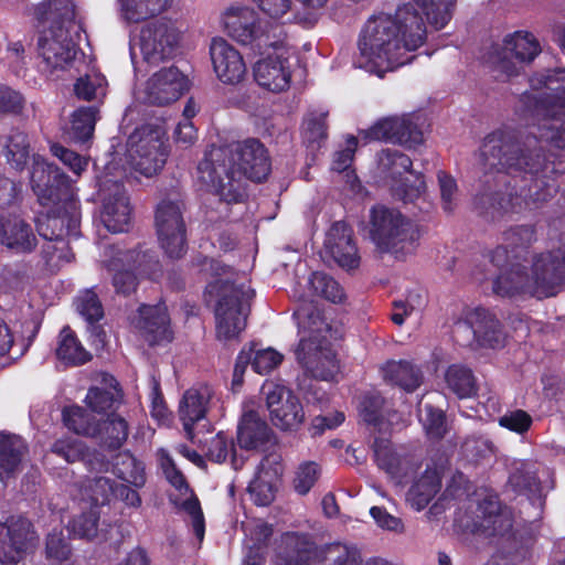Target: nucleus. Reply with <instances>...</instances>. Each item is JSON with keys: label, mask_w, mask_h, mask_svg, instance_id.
<instances>
[{"label": "nucleus", "mask_w": 565, "mask_h": 565, "mask_svg": "<svg viewBox=\"0 0 565 565\" xmlns=\"http://www.w3.org/2000/svg\"><path fill=\"white\" fill-rule=\"evenodd\" d=\"M96 107H81L72 115L70 135L77 141H85L92 137L97 120Z\"/></svg>", "instance_id": "3c124183"}, {"label": "nucleus", "mask_w": 565, "mask_h": 565, "mask_svg": "<svg viewBox=\"0 0 565 565\" xmlns=\"http://www.w3.org/2000/svg\"><path fill=\"white\" fill-rule=\"evenodd\" d=\"M323 565H360L361 554L354 545L331 543L319 551Z\"/></svg>", "instance_id": "de8ad7c7"}, {"label": "nucleus", "mask_w": 565, "mask_h": 565, "mask_svg": "<svg viewBox=\"0 0 565 565\" xmlns=\"http://www.w3.org/2000/svg\"><path fill=\"white\" fill-rule=\"evenodd\" d=\"M320 477V468L313 461L302 462L294 479V488L298 494H307Z\"/></svg>", "instance_id": "774afa93"}, {"label": "nucleus", "mask_w": 565, "mask_h": 565, "mask_svg": "<svg viewBox=\"0 0 565 565\" xmlns=\"http://www.w3.org/2000/svg\"><path fill=\"white\" fill-rule=\"evenodd\" d=\"M206 291L216 299L214 315L217 339H236L246 328L254 290L245 282L216 279L207 285Z\"/></svg>", "instance_id": "0eeeda50"}, {"label": "nucleus", "mask_w": 565, "mask_h": 565, "mask_svg": "<svg viewBox=\"0 0 565 565\" xmlns=\"http://www.w3.org/2000/svg\"><path fill=\"white\" fill-rule=\"evenodd\" d=\"M418 418L430 438L439 439L446 433L445 416L440 409L428 403H419Z\"/></svg>", "instance_id": "6e6d98bb"}, {"label": "nucleus", "mask_w": 565, "mask_h": 565, "mask_svg": "<svg viewBox=\"0 0 565 565\" xmlns=\"http://www.w3.org/2000/svg\"><path fill=\"white\" fill-rule=\"evenodd\" d=\"M373 456L377 467L396 484L405 483L417 469L412 460L402 458L388 439L379 438L374 441Z\"/></svg>", "instance_id": "c85d7f7f"}, {"label": "nucleus", "mask_w": 565, "mask_h": 565, "mask_svg": "<svg viewBox=\"0 0 565 565\" xmlns=\"http://www.w3.org/2000/svg\"><path fill=\"white\" fill-rule=\"evenodd\" d=\"M129 426L126 419L118 415L108 416L103 424H99L97 436L108 448H119L127 439Z\"/></svg>", "instance_id": "8fccbe9b"}, {"label": "nucleus", "mask_w": 565, "mask_h": 565, "mask_svg": "<svg viewBox=\"0 0 565 565\" xmlns=\"http://www.w3.org/2000/svg\"><path fill=\"white\" fill-rule=\"evenodd\" d=\"M184 30L175 19L161 18L147 23L140 31V50L150 64L175 57L182 49Z\"/></svg>", "instance_id": "1a4fd4ad"}, {"label": "nucleus", "mask_w": 565, "mask_h": 565, "mask_svg": "<svg viewBox=\"0 0 565 565\" xmlns=\"http://www.w3.org/2000/svg\"><path fill=\"white\" fill-rule=\"evenodd\" d=\"M115 488L109 478L95 477L86 479L83 486V499L92 501L95 505L105 504L114 495Z\"/></svg>", "instance_id": "4d7b16f0"}, {"label": "nucleus", "mask_w": 565, "mask_h": 565, "mask_svg": "<svg viewBox=\"0 0 565 565\" xmlns=\"http://www.w3.org/2000/svg\"><path fill=\"white\" fill-rule=\"evenodd\" d=\"M541 52L537 39L530 32L516 31L504 36L501 45L492 46L487 63L498 78L519 74L522 64L531 63Z\"/></svg>", "instance_id": "6e6552de"}, {"label": "nucleus", "mask_w": 565, "mask_h": 565, "mask_svg": "<svg viewBox=\"0 0 565 565\" xmlns=\"http://www.w3.org/2000/svg\"><path fill=\"white\" fill-rule=\"evenodd\" d=\"M63 420L65 426L77 435L95 437L99 431L100 420L81 406L66 407L63 411Z\"/></svg>", "instance_id": "a18cd8bd"}, {"label": "nucleus", "mask_w": 565, "mask_h": 565, "mask_svg": "<svg viewBox=\"0 0 565 565\" xmlns=\"http://www.w3.org/2000/svg\"><path fill=\"white\" fill-rule=\"evenodd\" d=\"M324 250L347 270L360 265V255L353 239L352 230L344 222H335L326 234Z\"/></svg>", "instance_id": "393cba45"}, {"label": "nucleus", "mask_w": 565, "mask_h": 565, "mask_svg": "<svg viewBox=\"0 0 565 565\" xmlns=\"http://www.w3.org/2000/svg\"><path fill=\"white\" fill-rule=\"evenodd\" d=\"M257 22L255 11L248 7H231L223 14L226 32L237 42L250 44L254 41H259L258 45L271 46V42H268L267 39L263 40Z\"/></svg>", "instance_id": "cd10ccee"}, {"label": "nucleus", "mask_w": 565, "mask_h": 565, "mask_svg": "<svg viewBox=\"0 0 565 565\" xmlns=\"http://www.w3.org/2000/svg\"><path fill=\"white\" fill-rule=\"evenodd\" d=\"M476 529L487 535H505L512 529V515L509 510L501 509L497 499L489 497L480 503Z\"/></svg>", "instance_id": "473e14b6"}, {"label": "nucleus", "mask_w": 565, "mask_h": 565, "mask_svg": "<svg viewBox=\"0 0 565 565\" xmlns=\"http://www.w3.org/2000/svg\"><path fill=\"white\" fill-rule=\"evenodd\" d=\"M118 4L124 20L139 23L168 11L172 0H118Z\"/></svg>", "instance_id": "e433bc0d"}, {"label": "nucleus", "mask_w": 565, "mask_h": 565, "mask_svg": "<svg viewBox=\"0 0 565 565\" xmlns=\"http://www.w3.org/2000/svg\"><path fill=\"white\" fill-rule=\"evenodd\" d=\"M156 227L159 243L171 258L185 253V225L182 217V204L178 200H162L156 212Z\"/></svg>", "instance_id": "4468645a"}, {"label": "nucleus", "mask_w": 565, "mask_h": 565, "mask_svg": "<svg viewBox=\"0 0 565 565\" xmlns=\"http://www.w3.org/2000/svg\"><path fill=\"white\" fill-rule=\"evenodd\" d=\"M441 207L446 213H452L459 204L460 195L456 180L443 172H438Z\"/></svg>", "instance_id": "0e129e2a"}, {"label": "nucleus", "mask_w": 565, "mask_h": 565, "mask_svg": "<svg viewBox=\"0 0 565 565\" xmlns=\"http://www.w3.org/2000/svg\"><path fill=\"white\" fill-rule=\"evenodd\" d=\"M103 260L108 270L114 273L113 284L118 294L129 295L136 289L137 278L134 270L154 277L147 270V255L140 252L122 250L113 246L107 247Z\"/></svg>", "instance_id": "dca6fc26"}, {"label": "nucleus", "mask_w": 565, "mask_h": 565, "mask_svg": "<svg viewBox=\"0 0 565 565\" xmlns=\"http://www.w3.org/2000/svg\"><path fill=\"white\" fill-rule=\"evenodd\" d=\"M298 318L300 341L296 350L297 359L315 379L330 381L339 373L335 354L330 348L331 327L319 311L300 307Z\"/></svg>", "instance_id": "39448f33"}, {"label": "nucleus", "mask_w": 565, "mask_h": 565, "mask_svg": "<svg viewBox=\"0 0 565 565\" xmlns=\"http://www.w3.org/2000/svg\"><path fill=\"white\" fill-rule=\"evenodd\" d=\"M107 81L99 72H92L81 76L75 85L76 96L84 100L99 99L106 95Z\"/></svg>", "instance_id": "5fc2aeb1"}, {"label": "nucleus", "mask_w": 565, "mask_h": 565, "mask_svg": "<svg viewBox=\"0 0 565 565\" xmlns=\"http://www.w3.org/2000/svg\"><path fill=\"white\" fill-rule=\"evenodd\" d=\"M164 134L159 128L143 126L136 129L127 141V161L132 170L149 178L164 166L167 152Z\"/></svg>", "instance_id": "9d476101"}, {"label": "nucleus", "mask_w": 565, "mask_h": 565, "mask_svg": "<svg viewBox=\"0 0 565 565\" xmlns=\"http://www.w3.org/2000/svg\"><path fill=\"white\" fill-rule=\"evenodd\" d=\"M72 551L62 532H52L47 535L45 556L52 565H68Z\"/></svg>", "instance_id": "bf43d9fd"}, {"label": "nucleus", "mask_w": 565, "mask_h": 565, "mask_svg": "<svg viewBox=\"0 0 565 565\" xmlns=\"http://www.w3.org/2000/svg\"><path fill=\"white\" fill-rule=\"evenodd\" d=\"M277 477L260 466L256 477L249 482L248 491L257 505H268L275 498Z\"/></svg>", "instance_id": "09e8293b"}, {"label": "nucleus", "mask_w": 565, "mask_h": 565, "mask_svg": "<svg viewBox=\"0 0 565 565\" xmlns=\"http://www.w3.org/2000/svg\"><path fill=\"white\" fill-rule=\"evenodd\" d=\"M56 355L70 365H81L90 359V354L68 327L63 328L60 332Z\"/></svg>", "instance_id": "c03bdc74"}, {"label": "nucleus", "mask_w": 565, "mask_h": 565, "mask_svg": "<svg viewBox=\"0 0 565 565\" xmlns=\"http://www.w3.org/2000/svg\"><path fill=\"white\" fill-rule=\"evenodd\" d=\"M256 83L270 92L278 93L287 89L291 79L286 51L274 46V52L259 58L253 67Z\"/></svg>", "instance_id": "5701e85b"}, {"label": "nucleus", "mask_w": 565, "mask_h": 565, "mask_svg": "<svg viewBox=\"0 0 565 565\" xmlns=\"http://www.w3.org/2000/svg\"><path fill=\"white\" fill-rule=\"evenodd\" d=\"M463 333H472L476 347L480 348H497L504 341L499 320L484 308H476L469 313L467 321L456 324L455 335L457 340Z\"/></svg>", "instance_id": "412c9836"}, {"label": "nucleus", "mask_w": 565, "mask_h": 565, "mask_svg": "<svg viewBox=\"0 0 565 565\" xmlns=\"http://www.w3.org/2000/svg\"><path fill=\"white\" fill-rule=\"evenodd\" d=\"M425 190L426 183L423 175L412 171L405 179L395 180L391 184L392 195L405 203L416 201L425 193Z\"/></svg>", "instance_id": "603ef678"}, {"label": "nucleus", "mask_w": 565, "mask_h": 565, "mask_svg": "<svg viewBox=\"0 0 565 565\" xmlns=\"http://www.w3.org/2000/svg\"><path fill=\"white\" fill-rule=\"evenodd\" d=\"M440 489V478L435 469H426L415 480L407 493V502L416 511L423 510Z\"/></svg>", "instance_id": "a19ab883"}, {"label": "nucleus", "mask_w": 565, "mask_h": 565, "mask_svg": "<svg viewBox=\"0 0 565 565\" xmlns=\"http://www.w3.org/2000/svg\"><path fill=\"white\" fill-rule=\"evenodd\" d=\"M210 57L216 77L225 85H238L247 74L241 52L223 38H213Z\"/></svg>", "instance_id": "aec40b11"}, {"label": "nucleus", "mask_w": 565, "mask_h": 565, "mask_svg": "<svg viewBox=\"0 0 565 565\" xmlns=\"http://www.w3.org/2000/svg\"><path fill=\"white\" fill-rule=\"evenodd\" d=\"M31 183L40 204L44 207L54 199L65 196L67 192L73 193L68 177L39 156L33 158Z\"/></svg>", "instance_id": "6ab92c4d"}, {"label": "nucleus", "mask_w": 565, "mask_h": 565, "mask_svg": "<svg viewBox=\"0 0 565 565\" xmlns=\"http://www.w3.org/2000/svg\"><path fill=\"white\" fill-rule=\"evenodd\" d=\"M516 113L526 124V130L503 126L489 134L480 148V161L484 170L504 171L521 178L524 185H513L507 175L500 178L503 189L482 192L475 199V206L484 217L497 221L510 213L546 202L556 192L547 175L548 166L536 149L531 148V138L543 140L565 149V108L546 103L519 102Z\"/></svg>", "instance_id": "f257e3e1"}, {"label": "nucleus", "mask_w": 565, "mask_h": 565, "mask_svg": "<svg viewBox=\"0 0 565 565\" xmlns=\"http://www.w3.org/2000/svg\"><path fill=\"white\" fill-rule=\"evenodd\" d=\"M270 172L265 147L255 139L212 148L198 166V179L226 203L243 200L244 178L260 182Z\"/></svg>", "instance_id": "7ed1b4c3"}, {"label": "nucleus", "mask_w": 565, "mask_h": 565, "mask_svg": "<svg viewBox=\"0 0 565 565\" xmlns=\"http://www.w3.org/2000/svg\"><path fill=\"white\" fill-rule=\"evenodd\" d=\"M509 482L518 491L535 492L539 490L534 466L529 462H518L510 475Z\"/></svg>", "instance_id": "680f3d73"}, {"label": "nucleus", "mask_w": 565, "mask_h": 565, "mask_svg": "<svg viewBox=\"0 0 565 565\" xmlns=\"http://www.w3.org/2000/svg\"><path fill=\"white\" fill-rule=\"evenodd\" d=\"M113 472L122 481L142 488L146 483L145 466L129 452H119L114 458Z\"/></svg>", "instance_id": "37998d69"}, {"label": "nucleus", "mask_w": 565, "mask_h": 565, "mask_svg": "<svg viewBox=\"0 0 565 565\" xmlns=\"http://www.w3.org/2000/svg\"><path fill=\"white\" fill-rule=\"evenodd\" d=\"M102 382L105 387L94 386L89 388L85 403L92 413L105 415L120 398L118 383L111 375L102 374Z\"/></svg>", "instance_id": "4c0bfd02"}, {"label": "nucleus", "mask_w": 565, "mask_h": 565, "mask_svg": "<svg viewBox=\"0 0 565 565\" xmlns=\"http://www.w3.org/2000/svg\"><path fill=\"white\" fill-rule=\"evenodd\" d=\"M493 452L492 443L482 435H472L465 439L461 445V454L466 460L478 462L481 459L488 458Z\"/></svg>", "instance_id": "e2e57ef3"}, {"label": "nucleus", "mask_w": 565, "mask_h": 565, "mask_svg": "<svg viewBox=\"0 0 565 565\" xmlns=\"http://www.w3.org/2000/svg\"><path fill=\"white\" fill-rule=\"evenodd\" d=\"M36 236L29 223L12 215L0 217V244L18 254L32 252L36 246Z\"/></svg>", "instance_id": "2f4dec72"}, {"label": "nucleus", "mask_w": 565, "mask_h": 565, "mask_svg": "<svg viewBox=\"0 0 565 565\" xmlns=\"http://www.w3.org/2000/svg\"><path fill=\"white\" fill-rule=\"evenodd\" d=\"M99 514L96 508L75 516L68 524L70 531L79 539L93 540L98 536Z\"/></svg>", "instance_id": "13d9d810"}, {"label": "nucleus", "mask_w": 565, "mask_h": 565, "mask_svg": "<svg viewBox=\"0 0 565 565\" xmlns=\"http://www.w3.org/2000/svg\"><path fill=\"white\" fill-rule=\"evenodd\" d=\"M274 431L255 409V403L248 401L243 405V414L237 426V444L241 448L256 450L270 443Z\"/></svg>", "instance_id": "a878e982"}, {"label": "nucleus", "mask_w": 565, "mask_h": 565, "mask_svg": "<svg viewBox=\"0 0 565 565\" xmlns=\"http://www.w3.org/2000/svg\"><path fill=\"white\" fill-rule=\"evenodd\" d=\"M44 12L41 19L56 24L72 23L75 18V7L70 0H50L43 3Z\"/></svg>", "instance_id": "052dcab7"}, {"label": "nucleus", "mask_w": 565, "mask_h": 565, "mask_svg": "<svg viewBox=\"0 0 565 565\" xmlns=\"http://www.w3.org/2000/svg\"><path fill=\"white\" fill-rule=\"evenodd\" d=\"M369 236L379 252L403 259L416 250L420 232L417 224L398 210L376 205L370 210Z\"/></svg>", "instance_id": "423d86ee"}, {"label": "nucleus", "mask_w": 565, "mask_h": 565, "mask_svg": "<svg viewBox=\"0 0 565 565\" xmlns=\"http://www.w3.org/2000/svg\"><path fill=\"white\" fill-rule=\"evenodd\" d=\"M447 386L460 398L472 396L476 391V380L470 369L454 364L445 374Z\"/></svg>", "instance_id": "49530a36"}, {"label": "nucleus", "mask_w": 565, "mask_h": 565, "mask_svg": "<svg viewBox=\"0 0 565 565\" xmlns=\"http://www.w3.org/2000/svg\"><path fill=\"white\" fill-rule=\"evenodd\" d=\"M52 451L70 463L85 460L94 470L106 471L108 469V463L100 455H94L93 458H90V456L86 454L85 445L78 440H56L52 446Z\"/></svg>", "instance_id": "ea45409f"}, {"label": "nucleus", "mask_w": 565, "mask_h": 565, "mask_svg": "<svg viewBox=\"0 0 565 565\" xmlns=\"http://www.w3.org/2000/svg\"><path fill=\"white\" fill-rule=\"evenodd\" d=\"M270 535L271 529L267 523L259 521L254 525L250 530V540L254 542V545L249 547V553L246 555L244 561L245 565H264L259 547L265 544Z\"/></svg>", "instance_id": "69168bd1"}, {"label": "nucleus", "mask_w": 565, "mask_h": 565, "mask_svg": "<svg viewBox=\"0 0 565 565\" xmlns=\"http://www.w3.org/2000/svg\"><path fill=\"white\" fill-rule=\"evenodd\" d=\"M367 141L387 140L395 143L408 145L420 141V132L412 122L409 116H393L380 119L366 130L359 134Z\"/></svg>", "instance_id": "b1692460"}, {"label": "nucleus", "mask_w": 565, "mask_h": 565, "mask_svg": "<svg viewBox=\"0 0 565 565\" xmlns=\"http://www.w3.org/2000/svg\"><path fill=\"white\" fill-rule=\"evenodd\" d=\"M455 0H413L394 13L379 12L362 25L354 65L379 77L411 63L426 40L423 15L436 30L450 20Z\"/></svg>", "instance_id": "f03ea898"}, {"label": "nucleus", "mask_w": 565, "mask_h": 565, "mask_svg": "<svg viewBox=\"0 0 565 565\" xmlns=\"http://www.w3.org/2000/svg\"><path fill=\"white\" fill-rule=\"evenodd\" d=\"M532 102L565 108V68L547 70L533 75L530 79V90L520 97L523 105Z\"/></svg>", "instance_id": "4be33fe9"}, {"label": "nucleus", "mask_w": 565, "mask_h": 565, "mask_svg": "<svg viewBox=\"0 0 565 565\" xmlns=\"http://www.w3.org/2000/svg\"><path fill=\"white\" fill-rule=\"evenodd\" d=\"M26 451L28 447L21 437L0 433V481L3 484L21 472Z\"/></svg>", "instance_id": "72a5a7b5"}, {"label": "nucleus", "mask_w": 565, "mask_h": 565, "mask_svg": "<svg viewBox=\"0 0 565 565\" xmlns=\"http://www.w3.org/2000/svg\"><path fill=\"white\" fill-rule=\"evenodd\" d=\"M532 230L529 227H516L504 233V243L490 250L488 258L498 268L505 266L512 257H516V248L523 247L531 242Z\"/></svg>", "instance_id": "c9c22d12"}, {"label": "nucleus", "mask_w": 565, "mask_h": 565, "mask_svg": "<svg viewBox=\"0 0 565 565\" xmlns=\"http://www.w3.org/2000/svg\"><path fill=\"white\" fill-rule=\"evenodd\" d=\"M161 467L168 481L178 490L182 495H189L183 501L171 497L172 502L185 511L191 518L193 532L199 541H202L205 533L204 516L200 507V502L190 492L183 475L175 468L170 457H163Z\"/></svg>", "instance_id": "bb28decb"}, {"label": "nucleus", "mask_w": 565, "mask_h": 565, "mask_svg": "<svg viewBox=\"0 0 565 565\" xmlns=\"http://www.w3.org/2000/svg\"><path fill=\"white\" fill-rule=\"evenodd\" d=\"M383 379L404 391L413 392L422 384L423 375L418 369L406 361L387 362L382 367Z\"/></svg>", "instance_id": "58836bf2"}, {"label": "nucleus", "mask_w": 565, "mask_h": 565, "mask_svg": "<svg viewBox=\"0 0 565 565\" xmlns=\"http://www.w3.org/2000/svg\"><path fill=\"white\" fill-rule=\"evenodd\" d=\"M379 167L382 172L387 173L392 182H394L404 173L411 172L412 160L397 150L384 149L379 153Z\"/></svg>", "instance_id": "864d4df0"}, {"label": "nucleus", "mask_w": 565, "mask_h": 565, "mask_svg": "<svg viewBox=\"0 0 565 565\" xmlns=\"http://www.w3.org/2000/svg\"><path fill=\"white\" fill-rule=\"evenodd\" d=\"M47 207L36 221L40 236L51 243L77 234L79 211L73 193L67 192L65 196L54 199Z\"/></svg>", "instance_id": "9b49d317"}, {"label": "nucleus", "mask_w": 565, "mask_h": 565, "mask_svg": "<svg viewBox=\"0 0 565 565\" xmlns=\"http://www.w3.org/2000/svg\"><path fill=\"white\" fill-rule=\"evenodd\" d=\"M134 324L150 345L171 340L169 317L163 305L141 306Z\"/></svg>", "instance_id": "7c9ffc66"}, {"label": "nucleus", "mask_w": 565, "mask_h": 565, "mask_svg": "<svg viewBox=\"0 0 565 565\" xmlns=\"http://www.w3.org/2000/svg\"><path fill=\"white\" fill-rule=\"evenodd\" d=\"M565 284V254L562 250L535 254L529 266L513 264L493 282L501 297L530 295L539 299L554 296Z\"/></svg>", "instance_id": "20e7f679"}, {"label": "nucleus", "mask_w": 565, "mask_h": 565, "mask_svg": "<svg viewBox=\"0 0 565 565\" xmlns=\"http://www.w3.org/2000/svg\"><path fill=\"white\" fill-rule=\"evenodd\" d=\"M41 70L51 79L63 78L70 72L78 55L76 44L70 39L63 28L56 33L44 36L39 42Z\"/></svg>", "instance_id": "2eb2a0df"}, {"label": "nucleus", "mask_w": 565, "mask_h": 565, "mask_svg": "<svg viewBox=\"0 0 565 565\" xmlns=\"http://www.w3.org/2000/svg\"><path fill=\"white\" fill-rule=\"evenodd\" d=\"M263 394L269 418L275 427L284 431H295L305 422V411L298 396L287 386L267 383Z\"/></svg>", "instance_id": "f8f14e48"}, {"label": "nucleus", "mask_w": 565, "mask_h": 565, "mask_svg": "<svg viewBox=\"0 0 565 565\" xmlns=\"http://www.w3.org/2000/svg\"><path fill=\"white\" fill-rule=\"evenodd\" d=\"M29 158V142L24 134L18 132L10 137L7 145V159L15 169H22Z\"/></svg>", "instance_id": "338daca9"}, {"label": "nucleus", "mask_w": 565, "mask_h": 565, "mask_svg": "<svg viewBox=\"0 0 565 565\" xmlns=\"http://www.w3.org/2000/svg\"><path fill=\"white\" fill-rule=\"evenodd\" d=\"M103 202L102 222L113 233L126 232L131 221V207L124 186L117 181L104 180L99 184Z\"/></svg>", "instance_id": "a211bd4d"}, {"label": "nucleus", "mask_w": 565, "mask_h": 565, "mask_svg": "<svg viewBox=\"0 0 565 565\" xmlns=\"http://www.w3.org/2000/svg\"><path fill=\"white\" fill-rule=\"evenodd\" d=\"M309 292L300 296L302 300H311L315 297L323 298L330 302L339 303L345 298L343 288L331 276L316 271L308 279Z\"/></svg>", "instance_id": "79ce46f5"}, {"label": "nucleus", "mask_w": 565, "mask_h": 565, "mask_svg": "<svg viewBox=\"0 0 565 565\" xmlns=\"http://www.w3.org/2000/svg\"><path fill=\"white\" fill-rule=\"evenodd\" d=\"M213 390L206 385L186 390L179 403V417L189 439H193V425L205 418Z\"/></svg>", "instance_id": "c756f323"}, {"label": "nucleus", "mask_w": 565, "mask_h": 565, "mask_svg": "<svg viewBox=\"0 0 565 565\" xmlns=\"http://www.w3.org/2000/svg\"><path fill=\"white\" fill-rule=\"evenodd\" d=\"M39 544L32 523L24 518H9L0 522V563L17 565Z\"/></svg>", "instance_id": "ddd939ff"}, {"label": "nucleus", "mask_w": 565, "mask_h": 565, "mask_svg": "<svg viewBox=\"0 0 565 565\" xmlns=\"http://www.w3.org/2000/svg\"><path fill=\"white\" fill-rule=\"evenodd\" d=\"M278 555L286 565H308L319 551L308 534L289 532L281 536Z\"/></svg>", "instance_id": "f704fd0d"}, {"label": "nucleus", "mask_w": 565, "mask_h": 565, "mask_svg": "<svg viewBox=\"0 0 565 565\" xmlns=\"http://www.w3.org/2000/svg\"><path fill=\"white\" fill-rule=\"evenodd\" d=\"M186 77L174 66L156 72L138 92L143 103L163 106L175 102L186 90Z\"/></svg>", "instance_id": "f3484780"}]
</instances>
